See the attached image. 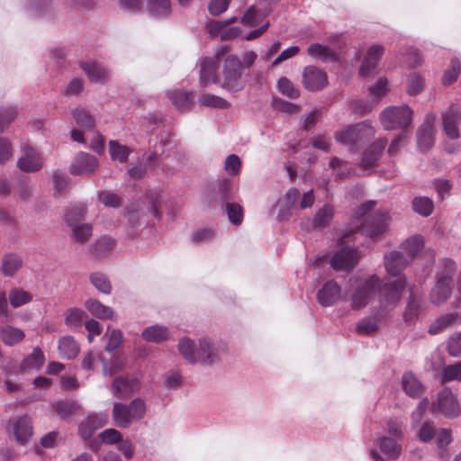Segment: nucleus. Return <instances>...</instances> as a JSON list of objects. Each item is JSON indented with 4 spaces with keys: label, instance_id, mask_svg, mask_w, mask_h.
I'll use <instances>...</instances> for the list:
<instances>
[{
    "label": "nucleus",
    "instance_id": "nucleus-27",
    "mask_svg": "<svg viewBox=\"0 0 461 461\" xmlns=\"http://www.w3.org/2000/svg\"><path fill=\"white\" fill-rule=\"evenodd\" d=\"M402 385L406 394L412 398H418L423 393L422 384L411 372L403 374Z\"/></svg>",
    "mask_w": 461,
    "mask_h": 461
},
{
    "label": "nucleus",
    "instance_id": "nucleus-21",
    "mask_svg": "<svg viewBox=\"0 0 461 461\" xmlns=\"http://www.w3.org/2000/svg\"><path fill=\"white\" fill-rule=\"evenodd\" d=\"M384 260L386 272L393 276H399L409 262L402 253L398 251L386 254Z\"/></svg>",
    "mask_w": 461,
    "mask_h": 461
},
{
    "label": "nucleus",
    "instance_id": "nucleus-44",
    "mask_svg": "<svg viewBox=\"0 0 461 461\" xmlns=\"http://www.w3.org/2000/svg\"><path fill=\"white\" fill-rule=\"evenodd\" d=\"M148 8L152 15L166 17L171 13V3L170 0H149Z\"/></svg>",
    "mask_w": 461,
    "mask_h": 461
},
{
    "label": "nucleus",
    "instance_id": "nucleus-10",
    "mask_svg": "<svg viewBox=\"0 0 461 461\" xmlns=\"http://www.w3.org/2000/svg\"><path fill=\"white\" fill-rule=\"evenodd\" d=\"M303 85L312 92L321 90L328 85L327 74L315 66H308L303 72Z\"/></svg>",
    "mask_w": 461,
    "mask_h": 461
},
{
    "label": "nucleus",
    "instance_id": "nucleus-51",
    "mask_svg": "<svg viewBox=\"0 0 461 461\" xmlns=\"http://www.w3.org/2000/svg\"><path fill=\"white\" fill-rule=\"evenodd\" d=\"M199 104L201 106H206V107H213V108H229L230 103L226 101L225 99L211 95V94H204L200 96L199 98Z\"/></svg>",
    "mask_w": 461,
    "mask_h": 461
},
{
    "label": "nucleus",
    "instance_id": "nucleus-20",
    "mask_svg": "<svg viewBox=\"0 0 461 461\" xmlns=\"http://www.w3.org/2000/svg\"><path fill=\"white\" fill-rule=\"evenodd\" d=\"M300 196V192L297 188H290L285 196L279 200V211L277 218L280 221L287 219L292 214V209L296 205Z\"/></svg>",
    "mask_w": 461,
    "mask_h": 461
},
{
    "label": "nucleus",
    "instance_id": "nucleus-47",
    "mask_svg": "<svg viewBox=\"0 0 461 461\" xmlns=\"http://www.w3.org/2000/svg\"><path fill=\"white\" fill-rule=\"evenodd\" d=\"M86 208L83 204H76L70 207L64 215V220L68 226L81 223L84 220Z\"/></svg>",
    "mask_w": 461,
    "mask_h": 461
},
{
    "label": "nucleus",
    "instance_id": "nucleus-38",
    "mask_svg": "<svg viewBox=\"0 0 461 461\" xmlns=\"http://www.w3.org/2000/svg\"><path fill=\"white\" fill-rule=\"evenodd\" d=\"M23 266V260L17 254L10 253L2 259V272L5 276H12Z\"/></svg>",
    "mask_w": 461,
    "mask_h": 461
},
{
    "label": "nucleus",
    "instance_id": "nucleus-3",
    "mask_svg": "<svg viewBox=\"0 0 461 461\" xmlns=\"http://www.w3.org/2000/svg\"><path fill=\"white\" fill-rule=\"evenodd\" d=\"M197 349L194 342L188 338L179 340L178 349L183 357L191 364L201 362L212 365L219 360V349L208 339H201Z\"/></svg>",
    "mask_w": 461,
    "mask_h": 461
},
{
    "label": "nucleus",
    "instance_id": "nucleus-4",
    "mask_svg": "<svg viewBox=\"0 0 461 461\" xmlns=\"http://www.w3.org/2000/svg\"><path fill=\"white\" fill-rule=\"evenodd\" d=\"M146 413V404L140 398H136L129 405L115 402L113 409V417L115 424L120 428H129L134 421L141 420Z\"/></svg>",
    "mask_w": 461,
    "mask_h": 461
},
{
    "label": "nucleus",
    "instance_id": "nucleus-58",
    "mask_svg": "<svg viewBox=\"0 0 461 461\" xmlns=\"http://www.w3.org/2000/svg\"><path fill=\"white\" fill-rule=\"evenodd\" d=\"M216 231L213 229H200L193 233L192 241L196 244L207 243L214 240Z\"/></svg>",
    "mask_w": 461,
    "mask_h": 461
},
{
    "label": "nucleus",
    "instance_id": "nucleus-32",
    "mask_svg": "<svg viewBox=\"0 0 461 461\" xmlns=\"http://www.w3.org/2000/svg\"><path fill=\"white\" fill-rule=\"evenodd\" d=\"M270 9L264 8L263 10L250 6L244 13L241 22L248 26L256 27L269 14Z\"/></svg>",
    "mask_w": 461,
    "mask_h": 461
},
{
    "label": "nucleus",
    "instance_id": "nucleus-8",
    "mask_svg": "<svg viewBox=\"0 0 461 461\" xmlns=\"http://www.w3.org/2000/svg\"><path fill=\"white\" fill-rule=\"evenodd\" d=\"M431 410L449 419L456 418L460 413L459 402L448 388H444L438 393L437 401L432 403Z\"/></svg>",
    "mask_w": 461,
    "mask_h": 461
},
{
    "label": "nucleus",
    "instance_id": "nucleus-24",
    "mask_svg": "<svg viewBox=\"0 0 461 461\" xmlns=\"http://www.w3.org/2000/svg\"><path fill=\"white\" fill-rule=\"evenodd\" d=\"M217 64L211 58H204L201 61L200 85L203 87L216 81Z\"/></svg>",
    "mask_w": 461,
    "mask_h": 461
},
{
    "label": "nucleus",
    "instance_id": "nucleus-53",
    "mask_svg": "<svg viewBox=\"0 0 461 461\" xmlns=\"http://www.w3.org/2000/svg\"><path fill=\"white\" fill-rule=\"evenodd\" d=\"M441 376L443 382H450L454 380L461 382V360L453 365L444 366Z\"/></svg>",
    "mask_w": 461,
    "mask_h": 461
},
{
    "label": "nucleus",
    "instance_id": "nucleus-23",
    "mask_svg": "<svg viewBox=\"0 0 461 461\" xmlns=\"http://www.w3.org/2000/svg\"><path fill=\"white\" fill-rule=\"evenodd\" d=\"M14 433L17 442L26 443L32 435L31 419L26 415L17 419L14 425Z\"/></svg>",
    "mask_w": 461,
    "mask_h": 461
},
{
    "label": "nucleus",
    "instance_id": "nucleus-59",
    "mask_svg": "<svg viewBox=\"0 0 461 461\" xmlns=\"http://www.w3.org/2000/svg\"><path fill=\"white\" fill-rule=\"evenodd\" d=\"M226 212L230 221L235 225L240 224L243 220V209L238 203H227Z\"/></svg>",
    "mask_w": 461,
    "mask_h": 461
},
{
    "label": "nucleus",
    "instance_id": "nucleus-19",
    "mask_svg": "<svg viewBox=\"0 0 461 461\" xmlns=\"http://www.w3.org/2000/svg\"><path fill=\"white\" fill-rule=\"evenodd\" d=\"M384 54V48L380 45L371 46L365 57L360 68L359 74L362 77H366L371 74L376 68V65Z\"/></svg>",
    "mask_w": 461,
    "mask_h": 461
},
{
    "label": "nucleus",
    "instance_id": "nucleus-25",
    "mask_svg": "<svg viewBox=\"0 0 461 461\" xmlns=\"http://www.w3.org/2000/svg\"><path fill=\"white\" fill-rule=\"evenodd\" d=\"M456 272V262L451 258H442L438 261V269L436 273L437 280L452 285Z\"/></svg>",
    "mask_w": 461,
    "mask_h": 461
},
{
    "label": "nucleus",
    "instance_id": "nucleus-41",
    "mask_svg": "<svg viewBox=\"0 0 461 461\" xmlns=\"http://www.w3.org/2000/svg\"><path fill=\"white\" fill-rule=\"evenodd\" d=\"M86 313L79 308H71L65 312V323L70 329L80 328L86 319Z\"/></svg>",
    "mask_w": 461,
    "mask_h": 461
},
{
    "label": "nucleus",
    "instance_id": "nucleus-42",
    "mask_svg": "<svg viewBox=\"0 0 461 461\" xmlns=\"http://www.w3.org/2000/svg\"><path fill=\"white\" fill-rule=\"evenodd\" d=\"M334 215L333 207L325 204L318 210L313 217L312 224L314 228H322L330 224Z\"/></svg>",
    "mask_w": 461,
    "mask_h": 461
},
{
    "label": "nucleus",
    "instance_id": "nucleus-48",
    "mask_svg": "<svg viewBox=\"0 0 461 461\" xmlns=\"http://www.w3.org/2000/svg\"><path fill=\"white\" fill-rule=\"evenodd\" d=\"M10 304L14 308L21 307L32 300V295L20 288H14L9 293Z\"/></svg>",
    "mask_w": 461,
    "mask_h": 461
},
{
    "label": "nucleus",
    "instance_id": "nucleus-57",
    "mask_svg": "<svg viewBox=\"0 0 461 461\" xmlns=\"http://www.w3.org/2000/svg\"><path fill=\"white\" fill-rule=\"evenodd\" d=\"M419 312H420V305L416 302L415 295L413 294L412 291L411 290L408 303H407V306L403 312V319L406 321H411L418 317Z\"/></svg>",
    "mask_w": 461,
    "mask_h": 461
},
{
    "label": "nucleus",
    "instance_id": "nucleus-56",
    "mask_svg": "<svg viewBox=\"0 0 461 461\" xmlns=\"http://www.w3.org/2000/svg\"><path fill=\"white\" fill-rule=\"evenodd\" d=\"M52 180L55 188V195L62 196L64 192L68 185V177L60 170H56L52 173Z\"/></svg>",
    "mask_w": 461,
    "mask_h": 461
},
{
    "label": "nucleus",
    "instance_id": "nucleus-2",
    "mask_svg": "<svg viewBox=\"0 0 461 461\" xmlns=\"http://www.w3.org/2000/svg\"><path fill=\"white\" fill-rule=\"evenodd\" d=\"M375 201L363 203L355 212L357 222V230L367 237L375 238L383 234L388 225L389 216L384 209H378L373 212Z\"/></svg>",
    "mask_w": 461,
    "mask_h": 461
},
{
    "label": "nucleus",
    "instance_id": "nucleus-52",
    "mask_svg": "<svg viewBox=\"0 0 461 461\" xmlns=\"http://www.w3.org/2000/svg\"><path fill=\"white\" fill-rule=\"evenodd\" d=\"M103 364V374L104 375H113L122 370L126 365L123 358L114 357L110 363L104 358H101Z\"/></svg>",
    "mask_w": 461,
    "mask_h": 461
},
{
    "label": "nucleus",
    "instance_id": "nucleus-39",
    "mask_svg": "<svg viewBox=\"0 0 461 461\" xmlns=\"http://www.w3.org/2000/svg\"><path fill=\"white\" fill-rule=\"evenodd\" d=\"M380 319L375 316H368L361 319L356 327L357 334L368 336L375 333L379 329Z\"/></svg>",
    "mask_w": 461,
    "mask_h": 461
},
{
    "label": "nucleus",
    "instance_id": "nucleus-14",
    "mask_svg": "<svg viewBox=\"0 0 461 461\" xmlns=\"http://www.w3.org/2000/svg\"><path fill=\"white\" fill-rule=\"evenodd\" d=\"M436 115L428 113L425 117L424 123L419 128L417 131V142L419 149L425 151L430 149L434 144V122Z\"/></svg>",
    "mask_w": 461,
    "mask_h": 461
},
{
    "label": "nucleus",
    "instance_id": "nucleus-60",
    "mask_svg": "<svg viewBox=\"0 0 461 461\" xmlns=\"http://www.w3.org/2000/svg\"><path fill=\"white\" fill-rule=\"evenodd\" d=\"M277 86L279 91L290 98H297L300 95V91L286 77H282L278 80Z\"/></svg>",
    "mask_w": 461,
    "mask_h": 461
},
{
    "label": "nucleus",
    "instance_id": "nucleus-46",
    "mask_svg": "<svg viewBox=\"0 0 461 461\" xmlns=\"http://www.w3.org/2000/svg\"><path fill=\"white\" fill-rule=\"evenodd\" d=\"M434 208L433 202L426 196L415 197L412 201V209L421 216L427 217L431 214Z\"/></svg>",
    "mask_w": 461,
    "mask_h": 461
},
{
    "label": "nucleus",
    "instance_id": "nucleus-29",
    "mask_svg": "<svg viewBox=\"0 0 461 461\" xmlns=\"http://www.w3.org/2000/svg\"><path fill=\"white\" fill-rule=\"evenodd\" d=\"M45 362L43 352L39 348H33L32 352L29 354L21 364L22 372H32L39 370L42 367Z\"/></svg>",
    "mask_w": 461,
    "mask_h": 461
},
{
    "label": "nucleus",
    "instance_id": "nucleus-22",
    "mask_svg": "<svg viewBox=\"0 0 461 461\" xmlns=\"http://www.w3.org/2000/svg\"><path fill=\"white\" fill-rule=\"evenodd\" d=\"M81 68L87 75L91 82L104 83L109 78V72L96 62H82Z\"/></svg>",
    "mask_w": 461,
    "mask_h": 461
},
{
    "label": "nucleus",
    "instance_id": "nucleus-35",
    "mask_svg": "<svg viewBox=\"0 0 461 461\" xmlns=\"http://www.w3.org/2000/svg\"><path fill=\"white\" fill-rule=\"evenodd\" d=\"M85 306L88 312H91L94 316L99 319H113V311L111 307L106 306L101 303L99 301L95 299H88L85 303Z\"/></svg>",
    "mask_w": 461,
    "mask_h": 461
},
{
    "label": "nucleus",
    "instance_id": "nucleus-9",
    "mask_svg": "<svg viewBox=\"0 0 461 461\" xmlns=\"http://www.w3.org/2000/svg\"><path fill=\"white\" fill-rule=\"evenodd\" d=\"M443 130L451 140L459 138L458 127L461 124V106L452 104L447 110L442 113Z\"/></svg>",
    "mask_w": 461,
    "mask_h": 461
},
{
    "label": "nucleus",
    "instance_id": "nucleus-6",
    "mask_svg": "<svg viewBox=\"0 0 461 461\" xmlns=\"http://www.w3.org/2000/svg\"><path fill=\"white\" fill-rule=\"evenodd\" d=\"M243 64L236 55H228L222 67V86L226 89L238 92L244 87L242 81Z\"/></svg>",
    "mask_w": 461,
    "mask_h": 461
},
{
    "label": "nucleus",
    "instance_id": "nucleus-31",
    "mask_svg": "<svg viewBox=\"0 0 461 461\" xmlns=\"http://www.w3.org/2000/svg\"><path fill=\"white\" fill-rule=\"evenodd\" d=\"M451 294V284L437 280L434 287L430 292L429 300L431 303L439 305L445 303L450 297Z\"/></svg>",
    "mask_w": 461,
    "mask_h": 461
},
{
    "label": "nucleus",
    "instance_id": "nucleus-33",
    "mask_svg": "<svg viewBox=\"0 0 461 461\" xmlns=\"http://www.w3.org/2000/svg\"><path fill=\"white\" fill-rule=\"evenodd\" d=\"M141 336L148 342L160 343L169 339V331L164 326L153 325L146 328Z\"/></svg>",
    "mask_w": 461,
    "mask_h": 461
},
{
    "label": "nucleus",
    "instance_id": "nucleus-15",
    "mask_svg": "<svg viewBox=\"0 0 461 461\" xmlns=\"http://www.w3.org/2000/svg\"><path fill=\"white\" fill-rule=\"evenodd\" d=\"M357 262V251L346 247L335 253L330 259L331 267L338 271H349Z\"/></svg>",
    "mask_w": 461,
    "mask_h": 461
},
{
    "label": "nucleus",
    "instance_id": "nucleus-62",
    "mask_svg": "<svg viewBox=\"0 0 461 461\" xmlns=\"http://www.w3.org/2000/svg\"><path fill=\"white\" fill-rule=\"evenodd\" d=\"M16 109L13 106L3 107L0 109V132H3L6 127L14 120Z\"/></svg>",
    "mask_w": 461,
    "mask_h": 461
},
{
    "label": "nucleus",
    "instance_id": "nucleus-28",
    "mask_svg": "<svg viewBox=\"0 0 461 461\" xmlns=\"http://www.w3.org/2000/svg\"><path fill=\"white\" fill-rule=\"evenodd\" d=\"M461 321V317L457 312H450L444 314L438 318L431 323L429 332L431 335H436L442 332L444 330L455 325Z\"/></svg>",
    "mask_w": 461,
    "mask_h": 461
},
{
    "label": "nucleus",
    "instance_id": "nucleus-40",
    "mask_svg": "<svg viewBox=\"0 0 461 461\" xmlns=\"http://www.w3.org/2000/svg\"><path fill=\"white\" fill-rule=\"evenodd\" d=\"M109 153L113 160L125 163L131 153V149L128 146L119 143L117 140H110Z\"/></svg>",
    "mask_w": 461,
    "mask_h": 461
},
{
    "label": "nucleus",
    "instance_id": "nucleus-13",
    "mask_svg": "<svg viewBox=\"0 0 461 461\" xmlns=\"http://www.w3.org/2000/svg\"><path fill=\"white\" fill-rule=\"evenodd\" d=\"M97 167L98 160L94 155L81 152L71 164L70 172L75 176H90Z\"/></svg>",
    "mask_w": 461,
    "mask_h": 461
},
{
    "label": "nucleus",
    "instance_id": "nucleus-63",
    "mask_svg": "<svg viewBox=\"0 0 461 461\" xmlns=\"http://www.w3.org/2000/svg\"><path fill=\"white\" fill-rule=\"evenodd\" d=\"M404 426L403 423L396 419H391L387 421V431L395 439H401L403 437Z\"/></svg>",
    "mask_w": 461,
    "mask_h": 461
},
{
    "label": "nucleus",
    "instance_id": "nucleus-17",
    "mask_svg": "<svg viewBox=\"0 0 461 461\" xmlns=\"http://www.w3.org/2000/svg\"><path fill=\"white\" fill-rule=\"evenodd\" d=\"M386 145L387 140L384 138H379L371 146H369L362 156V167L369 168L375 166L376 161L380 158L381 154Z\"/></svg>",
    "mask_w": 461,
    "mask_h": 461
},
{
    "label": "nucleus",
    "instance_id": "nucleus-1",
    "mask_svg": "<svg viewBox=\"0 0 461 461\" xmlns=\"http://www.w3.org/2000/svg\"><path fill=\"white\" fill-rule=\"evenodd\" d=\"M350 299L353 310L365 308L374 296L379 294V307L382 312L393 310L399 303L406 286V279L382 281L376 275L350 279Z\"/></svg>",
    "mask_w": 461,
    "mask_h": 461
},
{
    "label": "nucleus",
    "instance_id": "nucleus-50",
    "mask_svg": "<svg viewBox=\"0 0 461 461\" xmlns=\"http://www.w3.org/2000/svg\"><path fill=\"white\" fill-rule=\"evenodd\" d=\"M329 166L330 168L336 170L335 176L337 179L346 178L354 173L353 168L348 167L347 162L336 157L331 158Z\"/></svg>",
    "mask_w": 461,
    "mask_h": 461
},
{
    "label": "nucleus",
    "instance_id": "nucleus-43",
    "mask_svg": "<svg viewBox=\"0 0 461 461\" xmlns=\"http://www.w3.org/2000/svg\"><path fill=\"white\" fill-rule=\"evenodd\" d=\"M72 115L78 126L87 130H91L95 127V117L85 108L74 109L72 111Z\"/></svg>",
    "mask_w": 461,
    "mask_h": 461
},
{
    "label": "nucleus",
    "instance_id": "nucleus-45",
    "mask_svg": "<svg viewBox=\"0 0 461 461\" xmlns=\"http://www.w3.org/2000/svg\"><path fill=\"white\" fill-rule=\"evenodd\" d=\"M69 227L72 230V239L79 243L86 242L92 236L93 227L89 223H78Z\"/></svg>",
    "mask_w": 461,
    "mask_h": 461
},
{
    "label": "nucleus",
    "instance_id": "nucleus-16",
    "mask_svg": "<svg viewBox=\"0 0 461 461\" xmlns=\"http://www.w3.org/2000/svg\"><path fill=\"white\" fill-rule=\"evenodd\" d=\"M107 419L104 414L88 415L78 427V433L83 439H88L93 433L106 424Z\"/></svg>",
    "mask_w": 461,
    "mask_h": 461
},
{
    "label": "nucleus",
    "instance_id": "nucleus-61",
    "mask_svg": "<svg viewBox=\"0 0 461 461\" xmlns=\"http://www.w3.org/2000/svg\"><path fill=\"white\" fill-rule=\"evenodd\" d=\"M407 84V93L411 95H416L423 89L424 79L420 76L413 73L409 76Z\"/></svg>",
    "mask_w": 461,
    "mask_h": 461
},
{
    "label": "nucleus",
    "instance_id": "nucleus-55",
    "mask_svg": "<svg viewBox=\"0 0 461 461\" xmlns=\"http://www.w3.org/2000/svg\"><path fill=\"white\" fill-rule=\"evenodd\" d=\"M460 74V63L456 59H453L450 62V67L446 70L442 77V83L445 86H449L456 81Z\"/></svg>",
    "mask_w": 461,
    "mask_h": 461
},
{
    "label": "nucleus",
    "instance_id": "nucleus-37",
    "mask_svg": "<svg viewBox=\"0 0 461 461\" xmlns=\"http://www.w3.org/2000/svg\"><path fill=\"white\" fill-rule=\"evenodd\" d=\"M307 52L313 59L321 61H331L336 59V54L330 48L320 43L311 44L307 49Z\"/></svg>",
    "mask_w": 461,
    "mask_h": 461
},
{
    "label": "nucleus",
    "instance_id": "nucleus-34",
    "mask_svg": "<svg viewBox=\"0 0 461 461\" xmlns=\"http://www.w3.org/2000/svg\"><path fill=\"white\" fill-rule=\"evenodd\" d=\"M79 345L73 337H63L59 341V351L63 358L73 359L79 353Z\"/></svg>",
    "mask_w": 461,
    "mask_h": 461
},
{
    "label": "nucleus",
    "instance_id": "nucleus-5",
    "mask_svg": "<svg viewBox=\"0 0 461 461\" xmlns=\"http://www.w3.org/2000/svg\"><path fill=\"white\" fill-rule=\"evenodd\" d=\"M375 132V131L371 123L364 121L338 131L335 139L338 142L350 149H355L359 144L372 138Z\"/></svg>",
    "mask_w": 461,
    "mask_h": 461
},
{
    "label": "nucleus",
    "instance_id": "nucleus-30",
    "mask_svg": "<svg viewBox=\"0 0 461 461\" xmlns=\"http://www.w3.org/2000/svg\"><path fill=\"white\" fill-rule=\"evenodd\" d=\"M378 446L381 452L390 459H397L402 453V447L397 443V439L389 436L380 437Z\"/></svg>",
    "mask_w": 461,
    "mask_h": 461
},
{
    "label": "nucleus",
    "instance_id": "nucleus-64",
    "mask_svg": "<svg viewBox=\"0 0 461 461\" xmlns=\"http://www.w3.org/2000/svg\"><path fill=\"white\" fill-rule=\"evenodd\" d=\"M447 352L452 357L461 356V331L453 334L447 341Z\"/></svg>",
    "mask_w": 461,
    "mask_h": 461
},
{
    "label": "nucleus",
    "instance_id": "nucleus-12",
    "mask_svg": "<svg viewBox=\"0 0 461 461\" xmlns=\"http://www.w3.org/2000/svg\"><path fill=\"white\" fill-rule=\"evenodd\" d=\"M23 155L18 159L17 167L24 172L39 171L44 159L40 152L31 146H24Z\"/></svg>",
    "mask_w": 461,
    "mask_h": 461
},
{
    "label": "nucleus",
    "instance_id": "nucleus-18",
    "mask_svg": "<svg viewBox=\"0 0 461 461\" xmlns=\"http://www.w3.org/2000/svg\"><path fill=\"white\" fill-rule=\"evenodd\" d=\"M341 294V288L339 284L333 280L328 281L321 289L319 290L317 298L322 306H330L336 303Z\"/></svg>",
    "mask_w": 461,
    "mask_h": 461
},
{
    "label": "nucleus",
    "instance_id": "nucleus-26",
    "mask_svg": "<svg viewBox=\"0 0 461 461\" xmlns=\"http://www.w3.org/2000/svg\"><path fill=\"white\" fill-rule=\"evenodd\" d=\"M25 337L24 332L9 324L0 326V338L6 346H14L20 343Z\"/></svg>",
    "mask_w": 461,
    "mask_h": 461
},
{
    "label": "nucleus",
    "instance_id": "nucleus-7",
    "mask_svg": "<svg viewBox=\"0 0 461 461\" xmlns=\"http://www.w3.org/2000/svg\"><path fill=\"white\" fill-rule=\"evenodd\" d=\"M413 111L408 105L390 106L380 114V121L384 130L404 129L412 121Z\"/></svg>",
    "mask_w": 461,
    "mask_h": 461
},
{
    "label": "nucleus",
    "instance_id": "nucleus-36",
    "mask_svg": "<svg viewBox=\"0 0 461 461\" xmlns=\"http://www.w3.org/2000/svg\"><path fill=\"white\" fill-rule=\"evenodd\" d=\"M167 96L179 111L187 110L194 104L192 93L175 90L167 92Z\"/></svg>",
    "mask_w": 461,
    "mask_h": 461
},
{
    "label": "nucleus",
    "instance_id": "nucleus-49",
    "mask_svg": "<svg viewBox=\"0 0 461 461\" xmlns=\"http://www.w3.org/2000/svg\"><path fill=\"white\" fill-rule=\"evenodd\" d=\"M91 284L101 293L110 294L112 285L107 276L100 272H95L90 275Z\"/></svg>",
    "mask_w": 461,
    "mask_h": 461
},
{
    "label": "nucleus",
    "instance_id": "nucleus-11",
    "mask_svg": "<svg viewBox=\"0 0 461 461\" xmlns=\"http://www.w3.org/2000/svg\"><path fill=\"white\" fill-rule=\"evenodd\" d=\"M139 388L138 378L129 375L115 377L111 386L113 394L119 399L130 397Z\"/></svg>",
    "mask_w": 461,
    "mask_h": 461
},
{
    "label": "nucleus",
    "instance_id": "nucleus-54",
    "mask_svg": "<svg viewBox=\"0 0 461 461\" xmlns=\"http://www.w3.org/2000/svg\"><path fill=\"white\" fill-rule=\"evenodd\" d=\"M423 239L421 236H413L406 240L403 244V249L410 255L411 258H414L423 249Z\"/></svg>",
    "mask_w": 461,
    "mask_h": 461
}]
</instances>
